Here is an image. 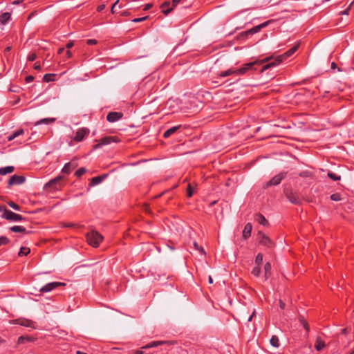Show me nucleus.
<instances>
[{
	"label": "nucleus",
	"mask_w": 354,
	"mask_h": 354,
	"mask_svg": "<svg viewBox=\"0 0 354 354\" xmlns=\"http://www.w3.org/2000/svg\"><path fill=\"white\" fill-rule=\"evenodd\" d=\"M35 339L32 337L22 335L18 338L17 342L19 344H24L27 342H34Z\"/></svg>",
	"instance_id": "aec40b11"
},
{
	"label": "nucleus",
	"mask_w": 354,
	"mask_h": 354,
	"mask_svg": "<svg viewBox=\"0 0 354 354\" xmlns=\"http://www.w3.org/2000/svg\"><path fill=\"white\" fill-rule=\"evenodd\" d=\"M257 240L260 244L267 246L268 248H271L273 245L270 239L261 232L258 233Z\"/></svg>",
	"instance_id": "6e6552de"
},
{
	"label": "nucleus",
	"mask_w": 354,
	"mask_h": 354,
	"mask_svg": "<svg viewBox=\"0 0 354 354\" xmlns=\"http://www.w3.org/2000/svg\"><path fill=\"white\" fill-rule=\"evenodd\" d=\"M30 252V250L29 248L21 247L20 248V251L18 253V255L19 257H22V256H24V255L26 256V255L28 254Z\"/></svg>",
	"instance_id": "2f4dec72"
},
{
	"label": "nucleus",
	"mask_w": 354,
	"mask_h": 354,
	"mask_svg": "<svg viewBox=\"0 0 354 354\" xmlns=\"http://www.w3.org/2000/svg\"><path fill=\"white\" fill-rule=\"evenodd\" d=\"M17 323L21 326L35 328V323L28 319H19Z\"/></svg>",
	"instance_id": "2eb2a0df"
},
{
	"label": "nucleus",
	"mask_w": 354,
	"mask_h": 354,
	"mask_svg": "<svg viewBox=\"0 0 354 354\" xmlns=\"http://www.w3.org/2000/svg\"><path fill=\"white\" fill-rule=\"evenodd\" d=\"M252 225L250 223H247L243 230L242 236L244 239H247L251 235Z\"/></svg>",
	"instance_id": "dca6fc26"
},
{
	"label": "nucleus",
	"mask_w": 354,
	"mask_h": 354,
	"mask_svg": "<svg viewBox=\"0 0 354 354\" xmlns=\"http://www.w3.org/2000/svg\"><path fill=\"white\" fill-rule=\"evenodd\" d=\"M86 172V169L84 167H81V168L78 169L75 171V175L77 177H80V176H82L83 174H84Z\"/></svg>",
	"instance_id": "f704fd0d"
},
{
	"label": "nucleus",
	"mask_w": 354,
	"mask_h": 354,
	"mask_svg": "<svg viewBox=\"0 0 354 354\" xmlns=\"http://www.w3.org/2000/svg\"><path fill=\"white\" fill-rule=\"evenodd\" d=\"M10 242V240L6 236H0V246L3 245H7Z\"/></svg>",
	"instance_id": "58836bf2"
},
{
	"label": "nucleus",
	"mask_w": 354,
	"mask_h": 354,
	"mask_svg": "<svg viewBox=\"0 0 354 354\" xmlns=\"http://www.w3.org/2000/svg\"><path fill=\"white\" fill-rule=\"evenodd\" d=\"M337 68V65H336V64H335V62H332V63H331V68H332V69H335V68Z\"/></svg>",
	"instance_id": "e2e57ef3"
},
{
	"label": "nucleus",
	"mask_w": 354,
	"mask_h": 354,
	"mask_svg": "<svg viewBox=\"0 0 354 354\" xmlns=\"http://www.w3.org/2000/svg\"><path fill=\"white\" fill-rule=\"evenodd\" d=\"M61 179V177H57L53 180H50L45 185V188L50 189V191L52 189H57L58 187H57V183H58Z\"/></svg>",
	"instance_id": "4468645a"
},
{
	"label": "nucleus",
	"mask_w": 354,
	"mask_h": 354,
	"mask_svg": "<svg viewBox=\"0 0 354 354\" xmlns=\"http://www.w3.org/2000/svg\"><path fill=\"white\" fill-rule=\"evenodd\" d=\"M11 17L10 12H3L0 15V24H6Z\"/></svg>",
	"instance_id": "5701e85b"
},
{
	"label": "nucleus",
	"mask_w": 354,
	"mask_h": 354,
	"mask_svg": "<svg viewBox=\"0 0 354 354\" xmlns=\"http://www.w3.org/2000/svg\"><path fill=\"white\" fill-rule=\"evenodd\" d=\"M152 7H153V3H147L145 6L143 10L147 11V10L151 9Z\"/></svg>",
	"instance_id": "de8ad7c7"
},
{
	"label": "nucleus",
	"mask_w": 354,
	"mask_h": 354,
	"mask_svg": "<svg viewBox=\"0 0 354 354\" xmlns=\"http://www.w3.org/2000/svg\"><path fill=\"white\" fill-rule=\"evenodd\" d=\"M264 271H265V279L267 280L270 276L271 271V264L269 262H267L264 266Z\"/></svg>",
	"instance_id": "c756f323"
},
{
	"label": "nucleus",
	"mask_w": 354,
	"mask_h": 354,
	"mask_svg": "<svg viewBox=\"0 0 354 354\" xmlns=\"http://www.w3.org/2000/svg\"><path fill=\"white\" fill-rule=\"evenodd\" d=\"M15 170V168L13 166H7L5 167H1L0 168V175L4 176L8 174H10L13 172Z\"/></svg>",
	"instance_id": "412c9836"
},
{
	"label": "nucleus",
	"mask_w": 354,
	"mask_h": 354,
	"mask_svg": "<svg viewBox=\"0 0 354 354\" xmlns=\"http://www.w3.org/2000/svg\"><path fill=\"white\" fill-rule=\"evenodd\" d=\"M89 133V130L86 128H81L77 129L75 135L74 136V140L76 142H81L84 140V138L88 136Z\"/></svg>",
	"instance_id": "9d476101"
},
{
	"label": "nucleus",
	"mask_w": 354,
	"mask_h": 354,
	"mask_svg": "<svg viewBox=\"0 0 354 354\" xmlns=\"http://www.w3.org/2000/svg\"><path fill=\"white\" fill-rule=\"evenodd\" d=\"M120 141V140L118 136H105L97 140V143L93 146V149H97L111 142H119Z\"/></svg>",
	"instance_id": "7ed1b4c3"
},
{
	"label": "nucleus",
	"mask_w": 354,
	"mask_h": 354,
	"mask_svg": "<svg viewBox=\"0 0 354 354\" xmlns=\"http://www.w3.org/2000/svg\"><path fill=\"white\" fill-rule=\"evenodd\" d=\"M34 68L35 70H40L41 69V66L40 64L38 63V62H36L34 65Z\"/></svg>",
	"instance_id": "4d7b16f0"
},
{
	"label": "nucleus",
	"mask_w": 354,
	"mask_h": 354,
	"mask_svg": "<svg viewBox=\"0 0 354 354\" xmlns=\"http://www.w3.org/2000/svg\"><path fill=\"white\" fill-rule=\"evenodd\" d=\"M33 80H34V77L32 75H28L26 77V82L28 83L32 82Z\"/></svg>",
	"instance_id": "603ef678"
},
{
	"label": "nucleus",
	"mask_w": 354,
	"mask_h": 354,
	"mask_svg": "<svg viewBox=\"0 0 354 354\" xmlns=\"http://www.w3.org/2000/svg\"><path fill=\"white\" fill-rule=\"evenodd\" d=\"M86 44L88 45H95L97 44V41L95 39H88Z\"/></svg>",
	"instance_id": "09e8293b"
},
{
	"label": "nucleus",
	"mask_w": 354,
	"mask_h": 354,
	"mask_svg": "<svg viewBox=\"0 0 354 354\" xmlns=\"http://www.w3.org/2000/svg\"><path fill=\"white\" fill-rule=\"evenodd\" d=\"M10 230L13 232H21L24 234H27L28 232L26 229L21 225H15L10 228Z\"/></svg>",
	"instance_id": "a878e982"
},
{
	"label": "nucleus",
	"mask_w": 354,
	"mask_h": 354,
	"mask_svg": "<svg viewBox=\"0 0 354 354\" xmlns=\"http://www.w3.org/2000/svg\"><path fill=\"white\" fill-rule=\"evenodd\" d=\"M263 261V255L259 253L255 258V263L257 266H260Z\"/></svg>",
	"instance_id": "4c0bfd02"
},
{
	"label": "nucleus",
	"mask_w": 354,
	"mask_h": 354,
	"mask_svg": "<svg viewBox=\"0 0 354 354\" xmlns=\"http://www.w3.org/2000/svg\"><path fill=\"white\" fill-rule=\"evenodd\" d=\"M299 45L300 44L299 42H298L293 47H292L290 49L286 51L285 53L277 56L276 57L278 59V63L281 64L283 60L292 55L297 50L298 48L299 47Z\"/></svg>",
	"instance_id": "0eeeda50"
},
{
	"label": "nucleus",
	"mask_w": 354,
	"mask_h": 354,
	"mask_svg": "<svg viewBox=\"0 0 354 354\" xmlns=\"http://www.w3.org/2000/svg\"><path fill=\"white\" fill-rule=\"evenodd\" d=\"M180 127V125H178V126H175V127H173L169 129H167L165 133H164V138H169L171 135H172L173 133H174Z\"/></svg>",
	"instance_id": "bb28decb"
},
{
	"label": "nucleus",
	"mask_w": 354,
	"mask_h": 354,
	"mask_svg": "<svg viewBox=\"0 0 354 354\" xmlns=\"http://www.w3.org/2000/svg\"><path fill=\"white\" fill-rule=\"evenodd\" d=\"M181 1V0H173L172 1V6L170 8H168L167 10H163L162 13L165 15H167L169 13L171 12V10L177 6V5Z\"/></svg>",
	"instance_id": "c85d7f7f"
},
{
	"label": "nucleus",
	"mask_w": 354,
	"mask_h": 354,
	"mask_svg": "<svg viewBox=\"0 0 354 354\" xmlns=\"http://www.w3.org/2000/svg\"><path fill=\"white\" fill-rule=\"evenodd\" d=\"M270 344L275 348H278L280 345L279 339L278 337L276 335L272 336V337L270 340Z\"/></svg>",
	"instance_id": "7c9ffc66"
},
{
	"label": "nucleus",
	"mask_w": 354,
	"mask_h": 354,
	"mask_svg": "<svg viewBox=\"0 0 354 354\" xmlns=\"http://www.w3.org/2000/svg\"><path fill=\"white\" fill-rule=\"evenodd\" d=\"M252 64H245L238 69L230 68L225 71H222L218 73L221 77H225L230 75H242L250 71V67Z\"/></svg>",
	"instance_id": "f257e3e1"
},
{
	"label": "nucleus",
	"mask_w": 354,
	"mask_h": 354,
	"mask_svg": "<svg viewBox=\"0 0 354 354\" xmlns=\"http://www.w3.org/2000/svg\"><path fill=\"white\" fill-rule=\"evenodd\" d=\"M289 200L290 201L291 203H297V200L294 198H289Z\"/></svg>",
	"instance_id": "0e129e2a"
},
{
	"label": "nucleus",
	"mask_w": 354,
	"mask_h": 354,
	"mask_svg": "<svg viewBox=\"0 0 354 354\" xmlns=\"http://www.w3.org/2000/svg\"><path fill=\"white\" fill-rule=\"evenodd\" d=\"M279 305L281 309L283 310L285 308L286 304L281 299L279 300Z\"/></svg>",
	"instance_id": "3c124183"
},
{
	"label": "nucleus",
	"mask_w": 354,
	"mask_h": 354,
	"mask_svg": "<svg viewBox=\"0 0 354 354\" xmlns=\"http://www.w3.org/2000/svg\"><path fill=\"white\" fill-rule=\"evenodd\" d=\"M24 129H19L17 130L16 131L12 133L10 136H8V140L9 141H11V140H14L15 138L18 137L19 136L22 135L24 133Z\"/></svg>",
	"instance_id": "cd10ccee"
},
{
	"label": "nucleus",
	"mask_w": 354,
	"mask_h": 354,
	"mask_svg": "<svg viewBox=\"0 0 354 354\" xmlns=\"http://www.w3.org/2000/svg\"><path fill=\"white\" fill-rule=\"evenodd\" d=\"M73 46H74L73 42V41H69L68 43L66 44V46L67 48L69 49V48H72Z\"/></svg>",
	"instance_id": "6e6d98bb"
},
{
	"label": "nucleus",
	"mask_w": 354,
	"mask_h": 354,
	"mask_svg": "<svg viewBox=\"0 0 354 354\" xmlns=\"http://www.w3.org/2000/svg\"><path fill=\"white\" fill-rule=\"evenodd\" d=\"M64 51V48H59L58 49V54H62Z\"/></svg>",
	"instance_id": "680f3d73"
},
{
	"label": "nucleus",
	"mask_w": 354,
	"mask_h": 354,
	"mask_svg": "<svg viewBox=\"0 0 354 354\" xmlns=\"http://www.w3.org/2000/svg\"><path fill=\"white\" fill-rule=\"evenodd\" d=\"M325 346L324 342L321 339V337H317L315 344V348L317 351H320L324 348Z\"/></svg>",
	"instance_id": "b1692460"
},
{
	"label": "nucleus",
	"mask_w": 354,
	"mask_h": 354,
	"mask_svg": "<svg viewBox=\"0 0 354 354\" xmlns=\"http://www.w3.org/2000/svg\"><path fill=\"white\" fill-rule=\"evenodd\" d=\"M194 247L196 250H198L201 254H205V252L203 248V247L200 246L196 241L194 242Z\"/></svg>",
	"instance_id": "ea45409f"
},
{
	"label": "nucleus",
	"mask_w": 354,
	"mask_h": 354,
	"mask_svg": "<svg viewBox=\"0 0 354 354\" xmlns=\"http://www.w3.org/2000/svg\"><path fill=\"white\" fill-rule=\"evenodd\" d=\"M143 352L142 351H136L134 354H142Z\"/></svg>",
	"instance_id": "774afa93"
},
{
	"label": "nucleus",
	"mask_w": 354,
	"mask_h": 354,
	"mask_svg": "<svg viewBox=\"0 0 354 354\" xmlns=\"http://www.w3.org/2000/svg\"><path fill=\"white\" fill-rule=\"evenodd\" d=\"M55 120H56V119L54 118H43V119H41L40 120L37 121L35 123V126H38V125L43 124H52V123L55 122Z\"/></svg>",
	"instance_id": "6ab92c4d"
},
{
	"label": "nucleus",
	"mask_w": 354,
	"mask_h": 354,
	"mask_svg": "<svg viewBox=\"0 0 354 354\" xmlns=\"http://www.w3.org/2000/svg\"><path fill=\"white\" fill-rule=\"evenodd\" d=\"M66 286V283H62V282H57V281H54V282H50V283H48L47 284H46L45 286H44L43 287H41L40 288V292L41 293H44V292H50L52 291L53 290L59 287V286Z\"/></svg>",
	"instance_id": "423d86ee"
},
{
	"label": "nucleus",
	"mask_w": 354,
	"mask_h": 354,
	"mask_svg": "<svg viewBox=\"0 0 354 354\" xmlns=\"http://www.w3.org/2000/svg\"><path fill=\"white\" fill-rule=\"evenodd\" d=\"M280 63H278V59H277V57H275L274 58V61H272V62H270L265 65H263L261 68V69L260 70V72L261 73H263L267 69H269L272 67H274L277 65H279Z\"/></svg>",
	"instance_id": "a211bd4d"
},
{
	"label": "nucleus",
	"mask_w": 354,
	"mask_h": 354,
	"mask_svg": "<svg viewBox=\"0 0 354 354\" xmlns=\"http://www.w3.org/2000/svg\"><path fill=\"white\" fill-rule=\"evenodd\" d=\"M107 176V174L102 175L95 176L91 178V180L89 183L90 186H95L98 184H100L106 177Z\"/></svg>",
	"instance_id": "f3484780"
},
{
	"label": "nucleus",
	"mask_w": 354,
	"mask_h": 354,
	"mask_svg": "<svg viewBox=\"0 0 354 354\" xmlns=\"http://www.w3.org/2000/svg\"><path fill=\"white\" fill-rule=\"evenodd\" d=\"M160 344H161V342H153L151 343L150 344L146 346L145 348L157 346L158 345H159Z\"/></svg>",
	"instance_id": "c03bdc74"
},
{
	"label": "nucleus",
	"mask_w": 354,
	"mask_h": 354,
	"mask_svg": "<svg viewBox=\"0 0 354 354\" xmlns=\"http://www.w3.org/2000/svg\"><path fill=\"white\" fill-rule=\"evenodd\" d=\"M36 58H37V56L35 53H31L28 56V60L30 62H32V61L35 60Z\"/></svg>",
	"instance_id": "a18cd8bd"
},
{
	"label": "nucleus",
	"mask_w": 354,
	"mask_h": 354,
	"mask_svg": "<svg viewBox=\"0 0 354 354\" xmlns=\"http://www.w3.org/2000/svg\"><path fill=\"white\" fill-rule=\"evenodd\" d=\"M299 320L302 324V325H304V322H306L303 316H299Z\"/></svg>",
	"instance_id": "13d9d810"
},
{
	"label": "nucleus",
	"mask_w": 354,
	"mask_h": 354,
	"mask_svg": "<svg viewBox=\"0 0 354 354\" xmlns=\"http://www.w3.org/2000/svg\"><path fill=\"white\" fill-rule=\"evenodd\" d=\"M169 6H170V2L169 1H165V2L162 3L161 6H160L161 8L162 9V11L163 10H167L168 8H170Z\"/></svg>",
	"instance_id": "37998d69"
},
{
	"label": "nucleus",
	"mask_w": 354,
	"mask_h": 354,
	"mask_svg": "<svg viewBox=\"0 0 354 354\" xmlns=\"http://www.w3.org/2000/svg\"><path fill=\"white\" fill-rule=\"evenodd\" d=\"M118 2H119V0H117V1H116L113 4V6H112V7H111V12L113 14H114V13H115V7H116L117 4L118 3Z\"/></svg>",
	"instance_id": "8fccbe9b"
},
{
	"label": "nucleus",
	"mask_w": 354,
	"mask_h": 354,
	"mask_svg": "<svg viewBox=\"0 0 354 354\" xmlns=\"http://www.w3.org/2000/svg\"><path fill=\"white\" fill-rule=\"evenodd\" d=\"M55 74L48 73L44 75L43 80L46 82H49L54 80Z\"/></svg>",
	"instance_id": "473e14b6"
},
{
	"label": "nucleus",
	"mask_w": 354,
	"mask_h": 354,
	"mask_svg": "<svg viewBox=\"0 0 354 354\" xmlns=\"http://www.w3.org/2000/svg\"><path fill=\"white\" fill-rule=\"evenodd\" d=\"M260 273H261V268H260L259 266L257 265V266H255L252 269V274L256 277H258V276H259Z\"/></svg>",
	"instance_id": "e433bc0d"
},
{
	"label": "nucleus",
	"mask_w": 354,
	"mask_h": 354,
	"mask_svg": "<svg viewBox=\"0 0 354 354\" xmlns=\"http://www.w3.org/2000/svg\"><path fill=\"white\" fill-rule=\"evenodd\" d=\"M303 326H304V328L306 329V332L308 333L310 330V328H309V326H308L307 322H304Z\"/></svg>",
	"instance_id": "864d4df0"
},
{
	"label": "nucleus",
	"mask_w": 354,
	"mask_h": 354,
	"mask_svg": "<svg viewBox=\"0 0 354 354\" xmlns=\"http://www.w3.org/2000/svg\"><path fill=\"white\" fill-rule=\"evenodd\" d=\"M328 176L333 180H339L341 178L340 176H339L333 172H328Z\"/></svg>",
	"instance_id": "72a5a7b5"
},
{
	"label": "nucleus",
	"mask_w": 354,
	"mask_h": 354,
	"mask_svg": "<svg viewBox=\"0 0 354 354\" xmlns=\"http://www.w3.org/2000/svg\"><path fill=\"white\" fill-rule=\"evenodd\" d=\"M330 199L334 201H339L342 200V197L339 193H335L330 195Z\"/></svg>",
	"instance_id": "c9c22d12"
},
{
	"label": "nucleus",
	"mask_w": 354,
	"mask_h": 354,
	"mask_svg": "<svg viewBox=\"0 0 354 354\" xmlns=\"http://www.w3.org/2000/svg\"><path fill=\"white\" fill-rule=\"evenodd\" d=\"M104 8H105V5H104V4L100 5V6H97V10L98 12H101V11H102L104 9Z\"/></svg>",
	"instance_id": "5fc2aeb1"
},
{
	"label": "nucleus",
	"mask_w": 354,
	"mask_h": 354,
	"mask_svg": "<svg viewBox=\"0 0 354 354\" xmlns=\"http://www.w3.org/2000/svg\"><path fill=\"white\" fill-rule=\"evenodd\" d=\"M192 195H193V189H192L191 185H189L188 187H187V196L189 197H191Z\"/></svg>",
	"instance_id": "49530a36"
},
{
	"label": "nucleus",
	"mask_w": 354,
	"mask_h": 354,
	"mask_svg": "<svg viewBox=\"0 0 354 354\" xmlns=\"http://www.w3.org/2000/svg\"><path fill=\"white\" fill-rule=\"evenodd\" d=\"M286 176V172L279 173V174L274 176L270 180L267 182L264 185L263 187L267 188L270 186L278 185Z\"/></svg>",
	"instance_id": "39448f33"
},
{
	"label": "nucleus",
	"mask_w": 354,
	"mask_h": 354,
	"mask_svg": "<svg viewBox=\"0 0 354 354\" xmlns=\"http://www.w3.org/2000/svg\"><path fill=\"white\" fill-rule=\"evenodd\" d=\"M349 8L342 12V15H348Z\"/></svg>",
	"instance_id": "69168bd1"
},
{
	"label": "nucleus",
	"mask_w": 354,
	"mask_h": 354,
	"mask_svg": "<svg viewBox=\"0 0 354 354\" xmlns=\"http://www.w3.org/2000/svg\"><path fill=\"white\" fill-rule=\"evenodd\" d=\"M308 171H305V172L301 173L299 175L301 176L306 177V176H308Z\"/></svg>",
	"instance_id": "052dcab7"
},
{
	"label": "nucleus",
	"mask_w": 354,
	"mask_h": 354,
	"mask_svg": "<svg viewBox=\"0 0 354 354\" xmlns=\"http://www.w3.org/2000/svg\"><path fill=\"white\" fill-rule=\"evenodd\" d=\"M208 282L209 283H213V279H212V277L211 276H209V277H208Z\"/></svg>",
	"instance_id": "338daca9"
},
{
	"label": "nucleus",
	"mask_w": 354,
	"mask_h": 354,
	"mask_svg": "<svg viewBox=\"0 0 354 354\" xmlns=\"http://www.w3.org/2000/svg\"><path fill=\"white\" fill-rule=\"evenodd\" d=\"M26 178L24 176L13 175L9 179L8 184L9 187L19 185L23 184Z\"/></svg>",
	"instance_id": "1a4fd4ad"
},
{
	"label": "nucleus",
	"mask_w": 354,
	"mask_h": 354,
	"mask_svg": "<svg viewBox=\"0 0 354 354\" xmlns=\"http://www.w3.org/2000/svg\"><path fill=\"white\" fill-rule=\"evenodd\" d=\"M123 117V113L121 112H109L106 115V120L109 122H115L120 120Z\"/></svg>",
	"instance_id": "9b49d317"
},
{
	"label": "nucleus",
	"mask_w": 354,
	"mask_h": 354,
	"mask_svg": "<svg viewBox=\"0 0 354 354\" xmlns=\"http://www.w3.org/2000/svg\"><path fill=\"white\" fill-rule=\"evenodd\" d=\"M8 205L15 209V210H17V211H19L20 210V207L19 205H18L17 204H16L15 203L12 202V201H10V202H8Z\"/></svg>",
	"instance_id": "a19ab883"
},
{
	"label": "nucleus",
	"mask_w": 354,
	"mask_h": 354,
	"mask_svg": "<svg viewBox=\"0 0 354 354\" xmlns=\"http://www.w3.org/2000/svg\"><path fill=\"white\" fill-rule=\"evenodd\" d=\"M274 58L273 56H270V57H267L263 59H261V60H256L254 62H249L248 64H251V66L250 67V71H252V70H255L254 68V66L255 65H262L263 64H265V63H267V62H272V61H274Z\"/></svg>",
	"instance_id": "f8f14e48"
},
{
	"label": "nucleus",
	"mask_w": 354,
	"mask_h": 354,
	"mask_svg": "<svg viewBox=\"0 0 354 354\" xmlns=\"http://www.w3.org/2000/svg\"><path fill=\"white\" fill-rule=\"evenodd\" d=\"M255 219L259 224L263 226H266L268 225V221L261 214H257L255 216Z\"/></svg>",
	"instance_id": "4be33fe9"
},
{
	"label": "nucleus",
	"mask_w": 354,
	"mask_h": 354,
	"mask_svg": "<svg viewBox=\"0 0 354 354\" xmlns=\"http://www.w3.org/2000/svg\"><path fill=\"white\" fill-rule=\"evenodd\" d=\"M76 167V165L75 164H73L72 162H68L66 163L63 169H62V172L64 173V174H69L72 169H73L75 167Z\"/></svg>",
	"instance_id": "393cba45"
},
{
	"label": "nucleus",
	"mask_w": 354,
	"mask_h": 354,
	"mask_svg": "<svg viewBox=\"0 0 354 354\" xmlns=\"http://www.w3.org/2000/svg\"><path fill=\"white\" fill-rule=\"evenodd\" d=\"M269 21H267L264 23H262L258 26H256L252 28H250V30L245 31L244 32V34L245 35H253V34H255V33H257L259 32L263 28H265L266 26H267L269 24Z\"/></svg>",
	"instance_id": "ddd939ff"
},
{
	"label": "nucleus",
	"mask_w": 354,
	"mask_h": 354,
	"mask_svg": "<svg viewBox=\"0 0 354 354\" xmlns=\"http://www.w3.org/2000/svg\"><path fill=\"white\" fill-rule=\"evenodd\" d=\"M66 55L68 58H70L72 56V53L70 50H67Z\"/></svg>",
	"instance_id": "bf43d9fd"
},
{
	"label": "nucleus",
	"mask_w": 354,
	"mask_h": 354,
	"mask_svg": "<svg viewBox=\"0 0 354 354\" xmlns=\"http://www.w3.org/2000/svg\"><path fill=\"white\" fill-rule=\"evenodd\" d=\"M149 16H145V17H140V18H135V19H132V21L134 23L141 22V21H145L146 19H149Z\"/></svg>",
	"instance_id": "79ce46f5"
},
{
	"label": "nucleus",
	"mask_w": 354,
	"mask_h": 354,
	"mask_svg": "<svg viewBox=\"0 0 354 354\" xmlns=\"http://www.w3.org/2000/svg\"><path fill=\"white\" fill-rule=\"evenodd\" d=\"M2 217L10 221H21L24 220L22 216L16 214L8 209H5L2 214Z\"/></svg>",
	"instance_id": "20e7f679"
},
{
	"label": "nucleus",
	"mask_w": 354,
	"mask_h": 354,
	"mask_svg": "<svg viewBox=\"0 0 354 354\" xmlns=\"http://www.w3.org/2000/svg\"><path fill=\"white\" fill-rule=\"evenodd\" d=\"M86 240L90 245L97 248L103 240V236L97 231L93 230L87 233Z\"/></svg>",
	"instance_id": "f03ea898"
}]
</instances>
